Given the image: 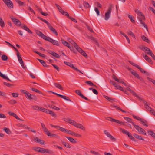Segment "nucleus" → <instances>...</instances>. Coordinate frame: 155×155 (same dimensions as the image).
<instances>
[{
	"instance_id": "f257e3e1",
	"label": "nucleus",
	"mask_w": 155,
	"mask_h": 155,
	"mask_svg": "<svg viewBox=\"0 0 155 155\" xmlns=\"http://www.w3.org/2000/svg\"><path fill=\"white\" fill-rule=\"evenodd\" d=\"M135 12L137 14V18L140 22L141 24L143 25L144 27L147 30H148V28L147 27V25L143 21V20H144L145 19V18L144 15L141 11L138 9H135Z\"/></svg>"
},
{
	"instance_id": "f03ea898",
	"label": "nucleus",
	"mask_w": 155,
	"mask_h": 155,
	"mask_svg": "<svg viewBox=\"0 0 155 155\" xmlns=\"http://www.w3.org/2000/svg\"><path fill=\"white\" fill-rule=\"evenodd\" d=\"M71 124L74 127L78 128H79L83 130H84L85 127L81 124L76 122L75 121L73 120Z\"/></svg>"
},
{
	"instance_id": "7ed1b4c3",
	"label": "nucleus",
	"mask_w": 155,
	"mask_h": 155,
	"mask_svg": "<svg viewBox=\"0 0 155 155\" xmlns=\"http://www.w3.org/2000/svg\"><path fill=\"white\" fill-rule=\"evenodd\" d=\"M20 91L25 94V97L26 98L30 100L33 99V98L32 97V95L26 91L24 90H21Z\"/></svg>"
},
{
	"instance_id": "20e7f679",
	"label": "nucleus",
	"mask_w": 155,
	"mask_h": 155,
	"mask_svg": "<svg viewBox=\"0 0 155 155\" xmlns=\"http://www.w3.org/2000/svg\"><path fill=\"white\" fill-rule=\"evenodd\" d=\"M64 64L67 65L68 66H70V67L74 70H75L76 71H77L81 73V74H83V73L81 71H80L77 68H75L74 67V65L71 63L70 62H66V61H64Z\"/></svg>"
},
{
	"instance_id": "39448f33",
	"label": "nucleus",
	"mask_w": 155,
	"mask_h": 155,
	"mask_svg": "<svg viewBox=\"0 0 155 155\" xmlns=\"http://www.w3.org/2000/svg\"><path fill=\"white\" fill-rule=\"evenodd\" d=\"M111 11V7H110L109 8L108 10L105 14V17L104 19L105 20H107L109 19Z\"/></svg>"
},
{
	"instance_id": "423d86ee",
	"label": "nucleus",
	"mask_w": 155,
	"mask_h": 155,
	"mask_svg": "<svg viewBox=\"0 0 155 155\" xmlns=\"http://www.w3.org/2000/svg\"><path fill=\"white\" fill-rule=\"evenodd\" d=\"M4 3L9 8H13V4L12 2L10 0H3Z\"/></svg>"
},
{
	"instance_id": "0eeeda50",
	"label": "nucleus",
	"mask_w": 155,
	"mask_h": 155,
	"mask_svg": "<svg viewBox=\"0 0 155 155\" xmlns=\"http://www.w3.org/2000/svg\"><path fill=\"white\" fill-rule=\"evenodd\" d=\"M37 34L39 36H40L41 38L45 39V40H46V41H50V38H51L47 37L46 36V35H45L44 34H43L42 32L40 31H38L37 32Z\"/></svg>"
},
{
	"instance_id": "6e6552de",
	"label": "nucleus",
	"mask_w": 155,
	"mask_h": 155,
	"mask_svg": "<svg viewBox=\"0 0 155 155\" xmlns=\"http://www.w3.org/2000/svg\"><path fill=\"white\" fill-rule=\"evenodd\" d=\"M107 120H109V121H110L114 122H115L117 123H118L121 125H124V122L119 121L117 120H116V119L112 118H111L110 117H107Z\"/></svg>"
},
{
	"instance_id": "1a4fd4ad",
	"label": "nucleus",
	"mask_w": 155,
	"mask_h": 155,
	"mask_svg": "<svg viewBox=\"0 0 155 155\" xmlns=\"http://www.w3.org/2000/svg\"><path fill=\"white\" fill-rule=\"evenodd\" d=\"M104 134L108 137L111 139L112 141H115L116 140V138L114 137L111 135L107 130H104Z\"/></svg>"
},
{
	"instance_id": "9d476101",
	"label": "nucleus",
	"mask_w": 155,
	"mask_h": 155,
	"mask_svg": "<svg viewBox=\"0 0 155 155\" xmlns=\"http://www.w3.org/2000/svg\"><path fill=\"white\" fill-rule=\"evenodd\" d=\"M34 110H40L44 112L45 110V108L42 107H40L39 106L37 105H34L31 107Z\"/></svg>"
},
{
	"instance_id": "9b49d317",
	"label": "nucleus",
	"mask_w": 155,
	"mask_h": 155,
	"mask_svg": "<svg viewBox=\"0 0 155 155\" xmlns=\"http://www.w3.org/2000/svg\"><path fill=\"white\" fill-rule=\"evenodd\" d=\"M48 27L49 28V29L56 35H58V33L56 30L51 25L48 23L47 25Z\"/></svg>"
},
{
	"instance_id": "f8f14e48",
	"label": "nucleus",
	"mask_w": 155,
	"mask_h": 155,
	"mask_svg": "<svg viewBox=\"0 0 155 155\" xmlns=\"http://www.w3.org/2000/svg\"><path fill=\"white\" fill-rule=\"evenodd\" d=\"M128 69L131 74L137 79L139 77V74L134 70L130 68H128Z\"/></svg>"
},
{
	"instance_id": "ddd939ff",
	"label": "nucleus",
	"mask_w": 155,
	"mask_h": 155,
	"mask_svg": "<svg viewBox=\"0 0 155 155\" xmlns=\"http://www.w3.org/2000/svg\"><path fill=\"white\" fill-rule=\"evenodd\" d=\"M44 112H45L47 114H49L52 116L54 117H56V114H55V113L54 112H53L52 111L48 110L45 108Z\"/></svg>"
},
{
	"instance_id": "4468645a",
	"label": "nucleus",
	"mask_w": 155,
	"mask_h": 155,
	"mask_svg": "<svg viewBox=\"0 0 155 155\" xmlns=\"http://www.w3.org/2000/svg\"><path fill=\"white\" fill-rule=\"evenodd\" d=\"M34 140L35 142H37L41 144H45V142L43 140H41L40 139H38V138L37 137H35L34 138Z\"/></svg>"
},
{
	"instance_id": "2eb2a0df",
	"label": "nucleus",
	"mask_w": 155,
	"mask_h": 155,
	"mask_svg": "<svg viewBox=\"0 0 155 155\" xmlns=\"http://www.w3.org/2000/svg\"><path fill=\"white\" fill-rule=\"evenodd\" d=\"M75 93L78 95L80 96L82 98L86 100H88V99L84 96L81 93L80 90H76L75 91Z\"/></svg>"
},
{
	"instance_id": "dca6fc26",
	"label": "nucleus",
	"mask_w": 155,
	"mask_h": 155,
	"mask_svg": "<svg viewBox=\"0 0 155 155\" xmlns=\"http://www.w3.org/2000/svg\"><path fill=\"white\" fill-rule=\"evenodd\" d=\"M77 50L82 55L85 57H87V55L86 53L80 47H79L77 49Z\"/></svg>"
},
{
	"instance_id": "f3484780",
	"label": "nucleus",
	"mask_w": 155,
	"mask_h": 155,
	"mask_svg": "<svg viewBox=\"0 0 155 155\" xmlns=\"http://www.w3.org/2000/svg\"><path fill=\"white\" fill-rule=\"evenodd\" d=\"M8 113L9 115L14 117L17 119L18 120H22L21 119L19 118L18 116L15 113L9 111L8 112Z\"/></svg>"
},
{
	"instance_id": "a211bd4d",
	"label": "nucleus",
	"mask_w": 155,
	"mask_h": 155,
	"mask_svg": "<svg viewBox=\"0 0 155 155\" xmlns=\"http://www.w3.org/2000/svg\"><path fill=\"white\" fill-rule=\"evenodd\" d=\"M68 134L71 135H73L75 137H81V135L78 134L76 133L73 131H72L70 130H69L68 133Z\"/></svg>"
},
{
	"instance_id": "6ab92c4d",
	"label": "nucleus",
	"mask_w": 155,
	"mask_h": 155,
	"mask_svg": "<svg viewBox=\"0 0 155 155\" xmlns=\"http://www.w3.org/2000/svg\"><path fill=\"white\" fill-rule=\"evenodd\" d=\"M17 57L18 59L19 62L23 68H25L24 65L23 63V61L22 59L21 56V55L17 56Z\"/></svg>"
},
{
	"instance_id": "aec40b11",
	"label": "nucleus",
	"mask_w": 155,
	"mask_h": 155,
	"mask_svg": "<svg viewBox=\"0 0 155 155\" xmlns=\"http://www.w3.org/2000/svg\"><path fill=\"white\" fill-rule=\"evenodd\" d=\"M50 41L49 42L52 43L53 44L57 45V46H59V42L57 41H56L55 40H53L51 38H50Z\"/></svg>"
},
{
	"instance_id": "412c9836",
	"label": "nucleus",
	"mask_w": 155,
	"mask_h": 155,
	"mask_svg": "<svg viewBox=\"0 0 155 155\" xmlns=\"http://www.w3.org/2000/svg\"><path fill=\"white\" fill-rule=\"evenodd\" d=\"M127 90L130 91V92L133 95L139 98V99H140L139 95L137 94L134 91L129 88H128Z\"/></svg>"
},
{
	"instance_id": "4be33fe9",
	"label": "nucleus",
	"mask_w": 155,
	"mask_h": 155,
	"mask_svg": "<svg viewBox=\"0 0 155 155\" xmlns=\"http://www.w3.org/2000/svg\"><path fill=\"white\" fill-rule=\"evenodd\" d=\"M21 27L22 28L26 31L28 32L29 33H32V32L26 25H24L23 26H22Z\"/></svg>"
},
{
	"instance_id": "5701e85b",
	"label": "nucleus",
	"mask_w": 155,
	"mask_h": 155,
	"mask_svg": "<svg viewBox=\"0 0 155 155\" xmlns=\"http://www.w3.org/2000/svg\"><path fill=\"white\" fill-rule=\"evenodd\" d=\"M61 143H62V144L63 145H64L66 147H67V148H70L71 147L70 146V145L68 143L64 141L63 140H61Z\"/></svg>"
},
{
	"instance_id": "b1692460",
	"label": "nucleus",
	"mask_w": 155,
	"mask_h": 155,
	"mask_svg": "<svg viewBox=\"0 0 155 155\" xmlns=\"http://www.w3.org/2000/svg\"><path fill=\"white\" fill-rule=\"evenodd\" d=\"M61 41L62 43L64 45L66 46L68 48H70V44L68 42L64 41V40L62 38H61Z\"/></svg>"
},
{
	"instance_id": "393cba45",
	"label": "nucleus",
	"mask_w": 155,
	"mask_h": 155,
	"mask_svg": "<svg viewBox=\"0 0 155 155\" xmlns=\"http://www.w3.org/2000/svg\"><path fill=\"white\" fill-rule=\"evenodd\" d=\"M59 97L68 101H69L71 102V100L69 98V97L65 96L60 94Z\"/></svg>"
},
{
	"instance_id": "a878e982",
	"label": "nucleus",
	"mask_w": 155,
	"mask_h": 155,
	"mask_svg": "<svg viewBox=\"0 0 155 155\" xmlns=\"http://www.w3.org/2000/svg\"><path fill=\"white\" fill-rule=\"evenodd\" d=\"M37 60L39 61L44 67H48V65L46 64L45 62L43 60L38 58Z\"/></svg>"
},
{
	"instance_id": "bb28decb",
	"label": "nucleus",
	"mask_w": 155,
	"mask_h": 155,
	"mask_svg": "<svg viewBox=\"0 0 155 155\" xmlns=\"http://www.w3.org/2000/svg\"><path fill=\"white\" fill-rule=\"evenodd\" d=\"M48 136H50L52 137H55L58 139H60V137L59 136L56 134H51V133L49 135H48Z\"/></svg>"
},
{
	"instance_id": "cd10ccee",
	"label": "nucleus",
	"mask_w": 155,
	"mask_h": 155,
	"mask_svg": "<svg viewBox=\"0 0 155 155\" xmlns=\"http://www.w3.org/2000/svg\"><path fill=\"white\" fill-rule=\"evenodd\" d=\"M133 136L136 138L139 139L144 140V139L142 138V137L140 136H139L136 134H134Z\"/></svg>"
},
{
	"instance_id": "c85d7f7f",
	"label": "nucleus",
	"mask_w": 155,
	"mask_h": 155,
	"mask_svg": "<svg viewBox=\"0 0 155 155\" xmlns=\"http://www.w3.org/2000/svg\"><path fill=\"white\" fill-rule=\"evenodd\" d=\"M63 120L71 124L73 120H71L69 118H63Z\"/></svg>"
},
{
	"instance_id": "c756f323",
	"label": "nucleus",
	"mask_w": 155,
	"mask_h": 155,
	"mask_svg": "<svg viewBox=\"0 0 155 155\" xmlns=\"http://www.w3.org/2000/svg\"><path fill=\"white\" fill-rule=\"evenodd\" d=\"M54 85L57 88H59L60 90H63V88L61 85L59 84L58 83H54Z\"/></svg>"
},
{
	"instance_id": "7c9ffc66",
	"label": "nucleus",
	"mask_w": 155,
	"mask_h": 155,
	"mask_svg": "<svg viewBox=\"0 0 155 155\" xmlns=\"http://www.w3.org/2000/svg\"><path fill=\"white\" fill-rule=\"evenodd\" d=\"M60 12L64 15L66 16L68 18L69 17V15L68 13L64 11L62 9L61 10Z\"/></svg>"
},
{
	"instance_id": "2f4dec72",
	"label": "nucleus",
	"mask_w": 155,
	"mask_h": 155,
	"mask_svg": "<svg viewBox=\"0 0 155 155\" xmlns=\"http://www.w3.org/2000/svg\"><path fill=\"white\" fill-rule=\"evenodd\" d=\"M17 2L19 6L25 5V4L23 2L20 1V0H15Z\"/></svg>"
},
{
	"instance_id": "473e14b6",
	"label": "nucleus",
	"mask_w": 155,
	"mask_h": 155,
	"mask_svg": "<svg viewBox=\"0 0 155 155\" xmlns=\"http://www.w3.org/2000/svg\"><path fill=\"white\" fill-rule=\"evenodd\" d=\"M3 130L7 134H11V132L8 128L6 127H4L3 128Z\"/></svg>"
},
{
	"instance_id": "72a5a7b5",
	"label": "nucleus",
	"mask_w": 155,
	"mask_h": 155,
	"mask_svg": "<svg viewBox=\"0 0 155 155\" xmlns=\"http://www.w3.org/2000/svg\"><path fill=\"white\" fill-rule=\"evenodd\" d=\"M59 130L61 131L62 132H65L66 133H68V132L69 131V130L66 129H65L61 127H59L58 128Z\"/></svg>"
},
{
	"instance_id": "f704fd0d",
	"label": "nucleus",
	"mask_w": 155,
	"mask_h": 155,
	"mask_svg": "<svg viewBox=\"0 0 155 155\" xmlns=\"http://www.w3.org/2000/svg\"><path fill=\"white\" fill-rule=\"evenodd\" d=\"M143 56L145 59L148 62L150 63L151 62V59L149 58L148 56L146 55H143Z\"/></svg>"
},
{
	"instance_id": "c9c22d12",
	"label": "nucleus",
	"mask_w": 155,
	"mask_h": 155,
	"mask_svg": "<svg viewBox=\"0 0 155 155\" xmlns=\"http://www.w3.org/2000/svg\"><path fill=\"white\" fill-rule=\"evenodd\" d=\"M65 137L68 139L71 142L73 143H75L76 142V141L72 137L67 136Z\"/></svg>"
},
{
	"instance_id": "e433bc0d",
	"label": "nucleus",
	"mask_w": 155,
	"mask_h": 155,
	"mask_svg": "<svg viewBox=\"0 0 155 155\" xmlns=\"http://www.w3.org/2000/svg\"><path fill=\"white\" fill-rule=\"evenodd\" d=\"M141 38L144 41H146L147 43H149V40L145 36L143 35H142L141 36Z\"/></svg>"
},
{
	"instance_id": "4c0bfd02",
	"label": "nucleus",
	"mask_w": 155,
	"mask_h": 155,
	"mask_svg": "<svg viewBox=\"0 0 155 155\" xmlns=\"http://www.w3.org/2000/svg\"><path fill=\"white\" fill-rule=\"evenodd\" d=\"M90 39H91V40H93V41H94V42L95 43V44L96 45H97L99 47V44L97 42V41L96 40L95 38L92 37H91L90 38Z\"/></svg>"
},
{
	"instance_id": "58836bf2",
	"label": "nucleus",
	"mask_w": 155,
	"mask_h": 155,
	"mask_svg": "<svg viewBox=\"0 0 155 155\" xmlns=\"http://www.w3.org/2000/svg\"><path fill=\"white\" fill-rule=\"evenodd\" d=\"M70 42L74 45L75 48L77 49V48L79 47L78 45L75 42L71 40V41H70Z\"/></svg>"
},
{
	"instance_id": "ea45409f",
	"label": "nucleus",
	"mask_w": 155,
	"mask_h": 155,
	"mask_svg": "<svg viewBox=\"0 0 155 155\" xmlns=\"http://www.w3.org/2000/svg\"><path fill=\"white\" fill-rule=\"evenodd\" d=\"M70 42L74 45L75 48L77 49V48L79 47L78 45L75 42L71 40V41H70Z\"/></svg>"
},
{
	"instance_id": "a19ab883",
	"label": "nucleus",
	"mask_w": 155,
	"mask_h": 155,
	"mask_svg": "<svg viewBox=\"0 0 155 155\" xmlns=\"http://www.w3.org/2000/svg\"><path fill=\"white\" fill-rule=\"evenodd\" d=\"M147 132L149 135H151L152 137H155V133L152 131H147Z\"/></svg>"
},
{
	"instance_id": "79ce46f5",
	"label": "nucleus",
	"mask_w": 155,
	"mask_h": 155,
	"mask_svg": "<svg viewBox=\"0 0 155 155\" xmlns=\"http://www.w3.org/2000/svg\"><path fill=\"white\" fill-rule=\"evenodd\" d=\"M140 122L142 123V124L144 126L146 127H147L148 126V125L146 124L147 122L146 120L143 119H142L140 121Z\"/></svg>"
},
{
	"instance_id": "37998d69",
	"label": "nucleus",
	"mask_w": 155,
	"mask_h": 155,
	"mask_svg": "<svg viewBox=\"0 0 155 155\" xmlns=\"http://www.w3.org/2000/svg\"><path fill=\"white\" fill-rule=\"evenodd\" d=\"M5 25V24L4 21L2 20V18L0 17V26L2 27H4Z\"/></svg>"
},
{
	"instance_id": "c03bdc74",
	"label": "nucleus",
	"mask_w": 155,
	"mask_h": 155,
	"mask_svg": "<svg viewBox=\"0 0 155 155\" xmlns=\"http://www.w3.org/2000/svg\"><path fill=\"white\" fill-rule=\"evenodd\" d=\"M132 125L134 126L135 128L139 132V131L140 127L139 126L135 125L134 123H132Z\"/></svg>"
},
{
	"instance_id": "a18cd8bd",
	"label": "nucleus",
	"mask_w": 155,
	"mask_h": 155,
	"mask_svg": "<svg viewBox=\"0 0 155 155\" xmlns=\"http://www.w3.org/2000/svg\"><path fill=\"white\" fill-rule=\"evenodd\" d=\"M124 119L128 122L131 123L132 124V123H134L132 121V120L130 118L127 117H124Z\"/></svg>"
},
{
	"instance_id": "49530a36",
	"label": "nucleus",
	"mask_w": 155,
	"mask_h": 155,
	"mask_svg": "<svg viewBox=\"0 0 155 155\" xmlns=\"http://www.w3.org/2000/svg\"><path fill=\"white\" fill-rule=\"evenodd\" d=\"M43 130L45 134H46V135H47L48 136L49 135L50 132L46 127Z\"/></svg>"
},
{
	"instance_id": "de8ad7c7",
	"label": "nucleus",
	"mask_w": 155,
	"mask_h": 155,
	"mask_svg": "<svg viewBox=\"0 0 155 155\" xmlns=\"http://www.w3.org/2000/svg\"><path fill=\"white\" fill-rule=\"evenodd\" d=\"M128 17L130 19V21H131V22H132L133 23H135V20L133 19V18H134L133 17L132 15H128Z\"/></svg>"
},
{
	"instance_id": "09e8293b",
	"label": "nucleus",
	"mask_w": 155,
	"mask_h": 155,
	"mask_svg": "<svg viewBox=\"0 0 155 155\" xmlns=\"http://www.w3.org/2000/svg\"><path fill=\"white\" fill-rule=\"evenodd\" d=\"M140 134H144L145 135H146V133L145 131L144 130V129H143L142 128H140V129L139 131V132Z\"/></svg>"
},
{
	"instance_id": "8fccbe9b",
	"label": "nucleus",
	"mask_w": 155,
	"mask_h": 155,
	"mask_svg": "<svg viewBox=\"0 0 155 155\" xmlns=\"http://www.w3.org/2000/svg\"><path fill=\"white\" fill-rule=\"evenodd\" d=\"M120 131H122V133L126 134L127 135L129 134V132L124 129H123L122 128H120Z\"/></svg>"
},
{
	"instance_id": "3c124183",
	"label": "nucleus",
	"mask_w": 155,
	"mask_h": 155,
	"mask_svg": "<svg viewBox=\"0 0 155 155\" xmlns=\"http://www.w3.org/2000/svg\"><path fill=\"white\" fill-rule=\"evenodd\" d=\"M83 5L84 7L86 8H89L90 7V6L89 3L86 2H84Z\"/></svg>"
},
{
	"instance_id": "603ef678",
	"label": "nucleus",
	"mask_w": 155,
	"mask_h": 155,
	"mask_svg": "<svg viewBox=\"0 0 155 155\" xmlns=\"http://www.w3.org/2000/svg\"><path fill=\"white\" fill-rule=\"evenodd\" d=\"M24 127H25V128L28 129L29 130L31 131L33 133H35L36 132V131L35 130L33 129H32L31 128L28 127L26 125H25L24 126Z\"/></svg>"
},
{
	"instance_id": "864d4df0",
	"label": "nucleus",
	"mask_w": 155,
	"mask_h": 155,
	"mask_svg": "<svg viewBox=\"0 0 155 155\" xmlns=\"http://www.w3.org/2000/svg\"><path fill=\"white\" fill-rule=\"evenodd\" d=\"M51 55L57 58H60V56L57 53L53 52L51 53Z\"/></svg>"
},
{
	"instance_id": "5fc2aeb1",
	"label": "nucleus",
	"mask_w": 155,
	"mask_h": 155,
	"mask_svg": "<svg viewBox=\"0 0 155 155\" xmlns=\"http://www.w3.org/2000/svg\"><path fill=\"white\" fill-rule=\"evenodd\" d=\"M90 152L91 153L94 155H101V154L99 152L93 150H91Z\"/></svg>"
},
{
	"instance_id": "6e6d98bb",
	"label": "nucleus",
	"mask_w": 155,
	"mask_h": 155,
	"mask_svg": "<svg viewBox=\"0 0 155 155\" xmlns=\"http://www.w3.org/2000/svg\"><path fill=\"white\" fill-rule=\"evenodd\" d=\"M127 34L128 35H130L134 38L135 37V36L134 34L130 31H128Z\"/></svg>"
},
{
	"instance_id": "4d7b16f0",
	"label": "nucleus",
	"mask_w": 155,
	"mask_h": 155,
	"mask_svg": "<svg viewBox=\"0 0 155 155\" xmlns=\"http://www.w3.org/2000/svg\"><path fill=\"white\" fill-rule=\"evenodd\" d=\"M137 68L139 69L141 72L143 73H146L145 71L143 69L140 68L139 65L138 66H137Z\"/></svg>"
},
{
	"instance_id": "13d9d810",
	"label": "nucleus",
	"mask_w": 155,
	"mask_h": 155,
	"mask_svg": "<svg viewBox=\"0 0 155 155\" xmlns=\"http://www.w3.org/2000/svg\"><path fill=\"white\" fill-rule=\"evenodd\" d=\"M31 90L32 91H35V92H37V93H38L39 94H42V93H41V92H40L39 90H38L37 89H36L34 88H31Z\"/></svg>"
},
{
	"instance_id": "bf43d9fd",
	"label": "nucleus",
	"mask_w": 155,
	"mask_h": 155,
	"mask_svg": "<svg viewBox=\"0 0 155 155\" xmlns=\"http://www.w3.org/2000/svg\"><path fill=\"white\" fill-rule=\"evenodd\" d=\"M114 107L116 108L118 110H120L122 112H123L126 113V111H124L122 109H121L119 107H118V106H114Z\"/></svg>"
},
{
	"instance_id": "052dcab7",
	"label": "nucleus",
	"mask_w": 155,
	"mask_h": 155,
	"mask_svg": "<svg viewBox=\"0 0 155 155\" xmlns=\"http://www.w3.org/2000/svg\"><path fill=\"white\" fill-rule=\"evenodd\" d=\"M127 135L132 140L135 141V138L132 136L129 132V134Z\"/></svg>"
},
{
	"instance_id": "680f3d73",
	"label": "nucleus",
	"mask_w": 155,
	"mask_h": 155,
	"mask_svg": "<svg viewBox=\"0 0 155 155\" xmlns=\"http://www.w3.org/2000/svg\"><path fill=\"white\" fill-rule=\"evenodd\" d=\"M2 59L3 61H6L8 59V57L5 55H3L2 57Z\"/></svg>"
},
{
	"instance_id": "e2e57ef3",
	"label": "nucleus",
	"mask_w": 155,
	"mask_h": 155,
	"mask_svg": "<svg viewBox=\"0 0 155 155\" xmlns=\"http://www.w3.org/2000/svg\"><path fill=\"white\" fill-rule=\"evenodd\" d=\"M85 83L91 86H94V84L91 82L90 81H87L85 82Z\"/></svg>"
},
{
	"instance_id": "0e129e2a",
	"label": "nucleus",
	"mask_w": 155,
	"mask_h": 155,
	"mask_svg": "<svg viewBox=\"0 0 155 155\" xmlns=\"http://www.w3.org/2000/svg\"><path fill=\"white\" fill-rule=\"evenodd\" d=\"M53 153V151L52 150L49 149H45V153H48L51 154Z\"/></svg>"
},
{
	"instance_id": "69168bd1",
	"label": "nucleus",
	"mask_w": 155,
	"mask_h": 155,
	"mask_svg": "<svg viewBox=\"0 0 155 155\" xmlns=\"http://www.w3.org/2000/svg\"><path fill=\"white\" fill-rule=\"evenodd\" d=\"M38 19H40V20H41L43 22H45V23H46L47 25L49 23L46 20H45L43 19V18H41L40 17H38Z\"/></svg>"
},
{
	"instance_id": "338daca9",
	"label": "nucleus",
	"mask_w": 155,
	"mask_h": 155,
	"mask_svg": "<svg viewBox=\"0 0 155 155\" xmlns=\"http://www.w3.org/2000/svg\"><path fill=\"white\" fill-rule=\"evenodd\" d=\"M9 103L11 104H16L17 102L14 100H11L9 101Z\"/></svg>"
},
{
	"instance_id": "774afa93",
	"label": "nucleus",
	"mask_w": 155,
	"mask_h": 155,
	"mask_svg": "<svg viewBox=\"0 0 155 155\" xmlns=\"http://www.w3.org/2000/svg\"><path fill=\"white\" fill-rule=\"evenodd\" d=\"M11 94L14 97H17L18 96V94L17 93H12Z\"/></svg>"
}]
</instances>
